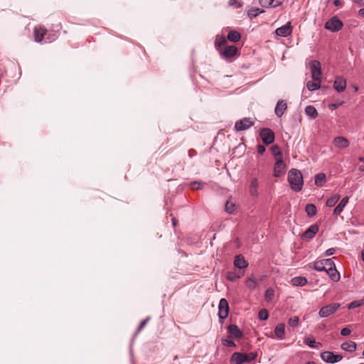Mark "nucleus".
<instances>
[{"instance_id": "obj_1", "label": "nucleus", "mask_w": 364, "mask_h": 364, "mask_svg": "<svg viewBox=\"0 0 364 364\" xmlns=\"http://www.w3.org/2000/svg\"><path fill=\"white\" fill-rule=\"evenodd\" d=\"M288 182L291 188L296 192L301 191L304 185L301 172L296 168H292L288 172Z\"/></svg>"}, {"instance_id": "obj_2", "label": "nucleus", "mask_w": 364, "mask_h": 364, "mask_svg": "<svg viewBox=\"0 0 364 364\" xmlns=\"http://www.w3.org/2000/svg\"><path fill=\"white\" fill-rule=\"evenodd\" d=\"M257 356V353L251 352L250 353H234L231 356V362L235 364H242L243 363L250 362L255 360Z\"/></svg>"}, {"instance_id": "obj_3", "label": "nucleus", "mask_w": 364, "mask_h": 364, "mask_svg": "<svg viewBox=\"0 0 364 364\" xmlns=\"http://www.w3.org/2000/svg\"><path fill=\"white\" fill-rule=\"evenodd\" d=\"M312 79L314 81H319L321 77V65L319 61L314 60L309 63Z\"/></svg>"}, {"instance_id": "obj_4", "label": "nucleus", "mask_w": 364, "mask_h": 364, "mask_svg": "<svg viewBox=\"0 0 364 364\" xmlns=\"http://www.w3.org/2000/svg\"><path fill=\"white\" fill-rule=\"evenodd\" d=\"M343 26V22L337 16H333L327 21L324 28L331 32H337Z\"/></svg>"}, {"instance_id": "obj_5", "label": "nucleus", "mask_w": 364, "mask_h": 364, "mask_svg": "<svg viewBox=\"0 0 364 364\" xmlns=\"http://www.w3.org/2000/svg\"><path fill=\"white\" fill-rule=\"evenodd\" d=\"M341 304L338 303H332L323 306L318 311V315L321 318L328 317L336 313L340 308Z\"/></svg>"}, {"instance_id": "obj_6", "label": "nucleus", "mask_w": 364, "mask_h": 364, "mask_svg": "<svg viewBox=\"0 0 364 364\" xmlns=\"http://www.w3.org/2000/svg\"><path fill=\"white\" fill-rule=\"evenodd\" d=\"M259 136L266 145L271 144L274 142L275 135L274 132L269 128H262L259 132Z\"/></svg>"}, {"instance_id": "obj_7", "label": "nucleus", "mask_w": 364, "mask_h": 364, "mask_svg": "<svg viewBox=\"0 0 364 364\" xmlns=\"http://www.w3.org/2000/svg\"><path fill=\"white\" fill-rule=\"evenodd\" d=\"M254 124V121L250 117H245L235 122V130L236 132L247 130L253 126Z\"/></svg>"}, {"instance_id": "obj_8", "label": "nucleus", "mask_w": 364, "mask_h": 364, "mask_svg": "<svg viewBox=\"0 0 364 364\" xmlns=\"http://www.w3.org/2000/svg\"><path fill=\"white\" fill-rule=\"evenodd\" d=\"M321 359L328 363H335L343 359V356L341 354H334L331 351H324L321 353Z\"/></svg>"}, {"instance_id": "obj_9", "label": "nucleus", "mask_w": 364, "mask_h": 364, "mask_svg": "<svg viewBox=\"0 0 364 364\" xmlns=\"http://www.w3.org/2000/svg\"><path fill=\"white\" fill-rule=\"evenodd\" d=\"M286 172V164L282 158H277L274 166V176L280 177Z\"/></svg>"}, {"instance_id": "obj_10", "label": "nucleus", "mask_w": 364, "mask_h": 364, "mask_svg": "<svg viewBox=\"0 0 364 364\" xmlns=\"http://www.w3.org/2000/svg\"><path fill=\"white\" fill-rule=\"evenodd\" d=\"M218 309V316L223 321L228 317L229 314V304L225 299H220Z\"/></svg>"}, {"instance_id": "obj_11", "label": "nucleus", "mask_w": 364, "mask_h": 364, "mask_svg": "<svg viewBox=\"0 0 364 364\" xmlns=\"http://www.w3.org/2000/svg\"><path fill=\"white\" fill-rule=\"evenodd\" d=\"M47 34V29L42 26H36L33 29V36L35 41L41 43Z\"/></svg>"}, {"instance_id": "obj_12", "label": "nucleus", "mask_w": 364, "mask_h": 364, "mask_svg": "<svg viewBox=\"0 0 364 364\" xmlns=\"http://www.w3.org/2000/svg\"><path fill=\"white\" fill-rule=\"evenodd\" d=\"M228 333L230 338L239 339L242 337L243 333L235 324H230L228 326Z\"/></svg>"}, {"instance_id": "obj_13", "label": "nucleus", "mask_w": 364, "mask_h": 364, "mask_svg": "<svg viewBox=\"0 0 364 364\" xmlns=\"http://www.w3.org/2000/svg\"><path fill=\"white\" fill-rule=\"evenodd\" d=\"M292 32V28L291 23L288 22L285 25L276 29L275 33L277 36L282 37H287Z\"/></svg>"}, {"instance_id": "obj_14", "label": "nucleus", "mask_w": 364, "mask_h": 364, "mask_svg": "<svg viewBox=\"0 0 364 364\" xmlns=\"http://www.w3.org/2000/svg\"><path fill=\"white\" fill-rule=\"evenodd\" d=\"M333 144L338 149H345L349 146L350 142L344 136H336L333 140Z\"/></svg>"}, {"instance_id": "obj_15", "label": "nucleus", "mask_w": 364, "mask_h": 364, "mask_svg": "<svg viewBox=\"0 0 364 364\" xmlns=\"http://www.w3.org/2000/svg\"><path fill=\"white\" fill-rule=\"evenodd\" d=\"M318 226L316 224L311 225L303 234L302 237L307 240H311L318 232Z\"/></svg>"}, {"instance_id": "obj_16", "label": "nucleus", "mask_w": 364, "mask_h": 364, "mask_svg": "<svg viewBox=\"0 0 364 364\" xmlns=\"http://www.w3.org/2000/svg\"><path fill=\"white\" fill-rule=\"evenodd\" d=\"M237 48L235 46H229L225 48L223 52H220V55L225 58H229L236 55Z\"/></svg>"}, {"instance_id": "obj_17", "label": "nucleus", "mask_w": 364, "mask_h": 364, "mask_svg": "<svg viewBox=\"0 0 364 364\" xmlns=\"http://www.w3.org/2000/svg\"><path fill=\"white\" fill-rule=\"evenodd\" d=\"M287 109V102L283 100H280L277 102V104L276 105V107H275V114L277 117H280L283 114L284 112H285V110Z\"/></svg>"}, {"instance_id": "obj_18", "label": "nucleus", "mask_w": 364, "mask_h": 364, "mask_svg": "<svg viewBox=\"0 0 364 364\" xmlns=\"http://www.w3.org/2000/svg\"><path fill=\"white\" fill-rule=\"evenodd\" d=\"M334 89L336 91H345L346 81L343 77H337L333 84Z\"/></svg>"}, {"instance_id": "obj_19", "label": "nucleus", "mask_w": 364, "mask_h": 364, "mask_svg": "<svg viewBox=\"0 0 364 364\" xmlns=\"http://www.w3.org/2000/svg\"><path fill=\"white\" fill-rule=\"evenodd\" d=\"M234 265L239 269H245L248 266L247 262L241 255H237L234 259Z\"/></svg>"}, {"instance_id": "obj_20", "label": "nucleus", "mask_w": 364, "mask_h": 364, "mask_svg": "<svg viewBox=\"0 0 364 364\" xmlns=\"http://www.w3.org/2000/svg\"><path fill=\"white\" fill-rule=\"evenodd\" d=\"M259 186L258 180L256 178H253L249 186V192L250 194L253 197H257L258 196L257 188Z\"/></svg>"}, {"instance_id": "obj_21", "label": "nucleus", "mask_w": 364, "mask_h": 364, "mask_svg": "<svg viewBox=\"0 0 364 364\" xmlns=\"http://www.w3.org/2000/svg\"><path fill=\"white\" fill-rule=\"evenodd\" d=\"M349 200L348 196H345L342 198L341 202L338 204V205L333 210V215H338L343 211L344 207L346 205Z\"/></svg>"}, {"instance_id": "obj_22", "label": "nucleus", "mask_w": 364, "mask_h": 364, "mask_svg": "<svg viewBox=\"0 0 364 364\" xmlns=\"http://www.w3.org/2000/svg\"><path fill=\"white\" fill-rule=\"evenodd\" d=\"M308 282L307 279L304 277H296L291 279V284L295 287H303Z\"/></svg>"}, {"instance_id": "obj_23", "label": "nucleus", "mask_w": 364, "mask_h": 364, "mask_svg": "<svg viewBox=\"0 0 364 364\" xmlns=\"http://www.w3.org/2000/svg\"><path fill=\"white\" fill-rule=\"evenodd\" d=\"M274 333L279 339H283L285 336V324H278L274 328Z\"/></svg>"}, {"instance_id": "obj_24", "label": "nucleus", "mask_w": 364, "mask_h": 364, "mask_svg": "<svg viewBox=\"0 0 364 364\" xmlns=\"http://www.w3.org/2000/svg\"><path fill=\"white\" fill-rule=\"evenodd\" d=\"M259 4L263 7H277L281 4L279 0H259Z\"/></svg>"}, {"instance_id": "obj_25", "label": "nucleus", "mask_w": 364, "mask_h": 364, "mask_svg": "<svg viewBox=\"0 0 364 364\" xmlns=\"http://www.w3.org/2000/svg\"><path fill=\"white\" fill-rule=\"evenodd\" d=\"M356 343L354 341H350L344 342L341 344V348L346 351L354 352L356 350Z\"/></svg>"}, {"instance_id": "obj_26", "label": "nucleus", "mask_w": 364, "mask_h": 364, "mask_svg": "<svg viewBox=\"0 0 364 364\" xmlns=\"http://www.w3.org/2000/svg\"><path fill=\"white\" fill-rule=\"evenodd\" d=\"M328 275L329 276L330 279L333 281V282H338L339 281L341 277H340V273L338 272V270L336 269V268H333V269H331L330 268V270H326V272Z\"/></svg>"}, {"instance_id": "obj_27", "label": "nucleus", "mask_w": 364, "mask_h": 364, "mask_svg": "<svg viewBox=\"0 0 364 364\" xmlns=\"http://www.w3.org/2000/svg\"><path fill=\"white\" fill-rule=\"evenodd\" d=\"M240 38V33L236 31H230L228 34V39L231 42L236 43L239 41Z\"/></svg>"}, {"instance_id": "obj_28", "label": "nucleus", "mask_w": 364, "mask_h": 364, "mask_svg": "<svg viewBox=\"0 0 364 364\" xmlns=\"http://www.w3.org/2000/svg\"><path fill=\"white\" fill-rule=\"evenodd\" d=\"M305 211L309 217H313L316 215L317 208L315 205L309 203L306 205Z\"/></svg>"}, {"instance_id": "obj_29", "label": "nucleus", "mask_w": 364, "mask_h": 364, "mask_svg": "<svg viewBox=\"0 0 364 364\" xmlns=\"http://www.w3.org/2000/svg\"><path fill=\"white\" fill-rule=\"evenodd\" d=\"M305 113L312 119H315L318 117V112L316 109L311 105H309L305 108Z\"/></svg>"}, {"instance_id": "obj_30", "label": "nucleus", "mask_w": 364, "mask_h": 364, "mask_svg": "<svg viewBox=\"0 0 364 364\" xmlns=\"http://www.w3.org/2000/svg\"><path fill=\"white\" fill-rule=\"evenodd\" d=\"M326 181V177L325 173H320L315 176V184L317 186H322Z\"/></svg>"}, {"instance_id": "obj_31", "label": "nucleus", "mask_w": 364, "mask_h": 364, "mask_svg": "<svg viewBox=\"0 0 364 364\" xmlns=\"http://www.w3.org/2000/svg\"><path fill=\"white\" fill-rule=\"evenodd\" d=\"M227 43L226 38L223 36H217L215 41V46L218 50L224 46Z\"/></svg>"}, {"instance_id": "obj_32", "label": "nucleus", "mask_w": 364, "mask_h": 364, "mask_svg": "<svg viewBox=\"0 0 364 364\" xmlns=\"http://www.w3.org/2000/svg\"><path fill=\"white\" fill-rule=\"evenodd\" d=\"M340 199V196L338 194H335L329 198L326 203L327 207H333Z\"/></svg>"}, {"instance_id": "obj_33", "label": "nucleus", "mask_w": 364, "mask_h": 364, "mask_svg": "<svg viewBox=\"0 0 364 364\" xmlns=\"http://www.w3.org/2000/svg\"><path fill=\"white\" fill-rule=\"evenodd\" d=\"M321 87L320 80L314 82H308L306 83V88L309 91H316Z\"/></svg>"}, {"instance_id": "obj_34", "label": "nucleus", "mask_w": 364, "mask_h": 364, "mask_svg": "<svg viewBox=\"0 0 364 364\" xmlns=\"http://www.w3.org/2000/svg\"><path fill=\"white\" fill-rule=\"evenodd\" d=\"M323 264H324V259L316 261L314 263V269L318 272H321V271L326 272V267Z\"/></svg>"}, {"instance_id": "obj_35", "label": "nucleus", "mask_w": 364, "mask_h": 364, "mask_svg": "<svg viewBox=\"0 0 364 364\" xmlns=\"http://www.w3.org/2000/svg\"><path fill=\"white\" fill-rule=\"evenodd\" d=\"M264 12L263 10L259 9V8H251L247 11V15L250 18H253L257 17L259 14Z\"/></svg>"}, {"instance_id": "obj_36", "label": "nucleus", "mask_w": 364, "mask_h": 364, "mask_svg": "<svg viewBox=\"0 0 364 364\" xmlns=\"http://www.w3.org/2000/svg\"><path fill=\"white\" fill-rule=\"evenodd\" d=\"M364 305V298L361 300L353 301L348 305V309H353Z\"/></svg>"}, {"instance_id": "obj_37", "label": "nucleus", "mask_w": 364, "mask_h": 364, "mask_svg": "<svg viewBox=\"0 0 364 364\" xmlns=\"http://www.w3.org/2000/svg\"><path fill=\"white\" fill-rule=\"evenodd\" d=\"M274 296V291L272 288H269L266 290L264 298L267 301H271Z\"/></svg>"}, {"instance_id": "obj_38", "label": "nucleus", "mask_w": 364, "mask_h": 364, "mask_svg": "<svg viewBox=\"0 0 364 364\" xmlns=\"http://www.w3.org/2000/svg\"><path fill=\"white\" fill-rule=\"evenodd\" d=\"M268 317H269V312L267 309H263L259 311L258 318H259V320L266 321L268 319Z\"/></svg>"}, {"instance_id": "obj_39", "label": "nucleus", "mask_w": 364, "mask_h": 364, "mask_svg": "<svg viewBox=\"0 0 364 364\" xmlns=\"http://www.w3.org/2000/svg\"><path fill=\"white\" fill-rule=\"evenodd\" d=\"M272 153L276 156L277 158H282V153L280 151V149L278 145H274L271 147Z\"/></svg>"}, {"instance_id": "obj_40", "label": "nucleus", "mask_w": 364, "mask_h": 364, "mask_svg": "<svg viewBox=\"0 0 364 364\" xmlns=\"http://www.w3.org/2000/svg\"><path fill=\"white\" fill-rule=\"evenodd\" d=\"M235 205L231 202L228 200L225 205V211L228 213H232L235 210Z\"/></svg>"}, {"instance_id": "obj_41", "label": "nucleus", "mask_w": 364, "mask_h": 364, "mask_svg": "<svg viewBox=\"0 0 364 364\" xmlns=\"http://www.w3.org/2000/svg\"><path fill=\"white\" fill-rule=\"evenodd\" d=\"M221 343L224 346H226V347H232V348L236 347V344L229 338H223L221 339Z\"/></svg>"}, {"instance_id": "obj_42", "label": "nucleus", "mask_w": 364, "mask_h": 364, "mask_svg": "<svg viewBox=\"0 0 364 364\" xmlns=\"http://www.w3.org/2000/svg\"><path fill=\"white\" fill-rule=\"evenodd\" d=\"M246 285L249 289H254L257 286V281L254 278H248L246 280Z\"/></svg>"}, {"instance_id": "obj_43", "label": "nucleus", "mask_w": 364, "mask_h": 364, "mask_svg": "<svg viewBox=\"0 0 364 364\" xmlns=\"http://www.w3.org/2000/svg\"><path fill=\"white\" fill-rule=\"evenodd\" d=\"M240 277V275L237 274L234 272H228L226 275L227 279H228L230 282H234Z\"/></svg>"}, {"instance_id": "obj_44", "label": "nucleus", "mask_w": 364, "mask_h": 364, "mask_svg": "<svg viewBox=\"0 0 364 364\" xmlns=\"http://www.w3.org/2000/svg\"><path fill=\"white\" fill-rule=\"evenodd\" d=\"M299 317L295 316L289 319L288 324L291 327H296L299 325Z\"/></svg>"}, {"instance_id": "obj_45", "label": "nucleus", "mask_w": 364, "mask_h": 364, "mask_svg": "<svg viewBox=\"0 0 364 364\" xmlns=\"http://www.w3.org/2000/svg\"><path fill=\"white\" fill-rule=\"evenodd\" d=\"M323 264L326 267V270H330V268L333 269L336 267V265L332 259H325Z\"/></svg>"}, {"instance_id": "obj_46", "label": "nucleus", "mask_w": 364, "mask_h": 364, "mask_svg": "<svg viewBox=\"0 0 364 364\" xmlns=\"http://www.w3.org/2000/svg\"><path fill=\"white\" fill-rule=\"evenodd\" d=\"M228 5L230 6L235 7V8H240L242 6L243 4L241 1L238 0H229Z\"/></svg>"}, {"instance_id": "obj_47", "label": "nucleus", "mask_w": 364, "mask_h": 364, "mask_svg": "<svg viewBox=\"0 0 364 364\" xmlns=\"http://www.w3.org/2000/svg\"><path fill=\"white\" fill-rule=\"evenodd\" d=\"M304 343L309 347L312 348L314 345L316 343V341L312 337H306L304 339Z\"/></svg>"}, {"instance_id": "obj_48", "label": "nucleus", "mask_w": 364, "mask_h": 364, "mask_svg": "<svg viewBox=\"0 0 364 364\" xmlns=\"http://www.w3.org/2000/svg\"><path fill=\"white\" fill-rule=\"evenodd\" d=\"M350 333H351V330L348 327L343 328L341 331V334L343 336H348Z\"/></svg>"}, {"instance_id": "obj_49", "label": "nucleus", "mask_w": 364, "mask_h": 364, "mask_svg": "<svg viewBox=\"0 0 364 364\" xmlns=\"http://www.w3.org/2000/svg\"><path fill=\"white\" fill-rule=\"evenodd\" d=\"M149 320V317H147L146 318H145L140 323L139 329H138L139 331L142 330L144 328V326L146 325Z\"/></svg>"}, {"instance_id": "obj_50", "label": "nucleus", "mask_w": 364, "mask_h": 364, "mask_svg": "<svg viewBox=\"0 0 364 364\" xmlns=\"http://www.w3.org/2000/svg\"><path fill=\"white\" fill-rule=\"evenodd\" d=\"M265 146L264 145H262V144H259L257 146V152L259 154H263L264 152H265Z\"/></svg>"}, {"instance_id": "obj_51", "label": "nucleus", "mask_w": 364, "mask_h": 364, "mask_svg": "<svg viewBox=\"0 0 364 364\" xmlns=\"http://www.w3.org/2000/svg\"><path fill=\"white\" fill-rule=\"evenodd\" d=\"M343 104V102H341L339 103H332L329 105V108L332 110L338 108L339 106H341Z\"/></svg>"}, {"instance_id": "obj_52", "label": "nucleus", "mask_w": 364, "mask_h": 364, "mask_svg": "<svg viewBox=\"0 0 364 364\" xmlns=\"http://www.w3.org/2000/svg\"><path fill=\"white\" fill-rule=\"evenodd\" d=\"M335 252H336V250L334 248H329L326 251L325 255L331 256V255H333Z\"/></svg>"}, {"instance_id": "obj_53", "label": "nucleus", "mask_w": 364, "mask_h": 364, "mask_svg": "<svg viewBox=\"0 0 364 364\" xmlns=\"http://www.w3.org/2000/svg\"><path fill=\"white\" fill-rule=\"evenodd\" d=\"M170 215L172 217L171 220H172L173 225L174 227H176V226H177V224H178V220H177V219H176L175 217H173L172 214H170Z\"/></svg>"}, {"instance_id": "obj_54", "label": "nucleus", "mask_w": 364, "mask_h": 364, "mask_svg": "<svg viewBox=\"0 0 364 364\" xmlns=\"http://www.w3.org/2000/svg\"><path fill=\"white\" fill-rule=\"evenodd\" d=\"M322 346V344L319 342H316V343L314 345L312 348H319Z\"/></svg>"}, {"instance_id": "obj_55", "label": "nucleus", "mask_w": 364, "mask_h": 364, "mask_svg": "<svg viewBox=\"0 0 364 364\" xmlns=\"http://www.w3.org/2000/svg\"><path fill=\"white\" fill-rule=\"evenodd\" d=\"M333 4L336 6H340L342 4H341V1L340 0H334L333 1Z\"/></svg>"}, {"instance_id": "obj_56", "label": "nucleus", "mask_w": 364, "mask_h": 364, "mask_svg": "<svg viewBox=\"0 0 364 364\" xmlns=\"http://www.w3.org/2000/svg\"><path fill=\"white\" fill-rule=\"evenodd\" d=\"M193 188L199 189L200 188V184L197 183L196 182H194L193 184Z\"/></svg>"}, {"instance_id": "obj_57", "label": "nucleus", "mask_w": 364, "mask_h": 364, "mask_svg": "<svg viewBox=\"0 0 364 364\" xmlns=\"http://www.w3.org/2000/svg\"><path fill=\"white\" fill-rule=\"evenodd\" d=\"M358 14H359V15H360L361 16L364 17V9H360L358 11Z\"/></svg>"}, {"instance_id": "obj_58", "label": "nucleus", "mask_w": 364, "mask_h": 364, "mask_svg": "<svg viewBox=\"0 0 364 364\" xmlns=\"http://www.w3.org/2000/svg\"><path fill=\"white\" fill-rule=\"evenodd\" d=\"M355 2L359 5H364V0H355Z\"/></svg>"}, {"instance_id": "obj_59", "label": "nucleus", "mask_w": 364, "mask_h": 364, "mask_svg": "<svg viewBox=\"0 0 364 364\" xmlns=\"http://www.w3.org/2000/svg\"><path fill=\"white\" fill-rule=\"evenodd\" d=\"M361 258L362 260L364 262V249L361 252Z\"/></svg>"}, {"instance_id": "obj_60", "label": "nucleus", "mask_w": 364, "mask_h": 364, "mask_svg": "<svg viewBox=\"0 0 364 364\" xmlns=\"http://www.w3.org/2000/svg\"><path fill=\"white\" fill-rule=\"evenodd\" d=\"M306 364H316V363L314 361H309Z\"/></svg>"}]
</instances>
